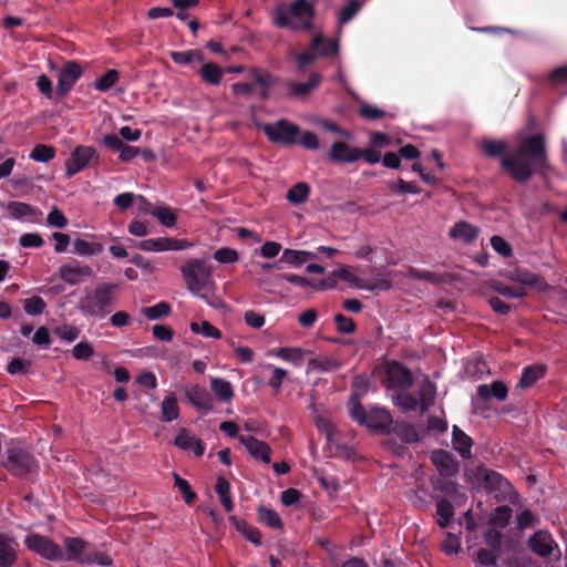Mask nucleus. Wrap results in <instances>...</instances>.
Masks as SVG:
<instances>
[{
	"mask_svg": "<svg viewBox=\"0 0 567 567\" xmlns=\"http://www.w3.org/2000/svg\"><path fill=\"white\" fill-rule=\"evenodd\" d=\"M481 150L487 157L502 156V168L517 183H526L535 174H545L550 168L545 136L540 133L523 138L511 156L504 155L507 143L503 140L485 138Z\"/></svg>",
	"mask_w": 567,
	"mask_h": 567,
	"instance_id": "obj_1",
	"label": "nucleus"
},
{
	"mask_svg": "<svg viewBox=\"0 0 567 567\" xmlns=\"http://www.w3.org/2000/svg\"><path fill=\"white\" fill-rule=\"evenodd\" d=\"M316 10L309 0H295L290 4L278 3L272 12V22L279 29L310 31Z\"/></svg>",
	"mask_w": 567,
	"mask_h": 567,
	"instance_id": "obj_2",
	"label": "nucleus"
},
{
	"mask_svg": "<svg viewBox=\"0 0 567 567\" xmlns=\"http://www.w3.org/2000/svg\"><path fill=\"white\" fill-rule=\"evenodd\" d=\"M116 289V284L102 282L96 285L80 299L79 310L87 317L105 318L112 311Z\"/></svg>",
	"mask_w": 567,
	"mask_h": 567,
	"instance_id": "obj_3",
	"label": "nucleus"
},
{
	"mask_svg": "<svg viewBox=\"0 0 567 567\" xmlns=\"http://www.w3.org/2000/svg\"><path fill=\"white\" fill-rule=\"evenodd\" d=\"M338 39H329L322 33L312 37L307 50L296 54L297 66L299 70L312 65L318 59H331L339 54Z\"/></svg>",
	"mask_w": 567,
	"mask_h": 567,
	"instance_id": "obj_4",
	"label": "nucleus"
},
{
	"mask_svg": "<svg viewBox=\"0 0 567 567\" xmlns=\"http://www.w3.org/2000/svg\"><path fill=\"white\" fill-rule=\"evenodd\" d=\"M181 270L189 291L200 298H206V291H209L215 285L210 267L203 260L195 259L182 267Z\"/></svg>",
	"mask_w": 567,
	"mask_h": 567,
	"instance_id": "obj_5",
	"label": "nucleus"
},
{
	"mask_svg": "<svg viewBox=\"0 0 567 567\" xmlns=\"http://www.w3.org/2000/svg\"><path fill=\"white\" fill-rule=\"evenodd\" d=\"M2 465L13 476L23 478L35 471L38 462L29 451L12 442L6 449Z\"/></svg>",
	"mask_w": 567,
	"mask_h": 567,
	"instance_id": "obj_6",
	"label": "nucleus"
},
{
	"mask_svg": "<svg viewBox=\"0 0 567 567\" xmlns=\"http://www.w3.org/2000/svg\"><path fill=\"white\" fill-rule=\"evenodd\" d=\"M472 484L483 488L486 493H499L506 495L512 489V484L498 472L481 464L472 472Z\"/></svg>",
	"mask_w": 567,
	"mask_h": 567,
	"instance_id": "obj_7",
	"label": "nucleus"
},
{
	"mask_svg": "<svg viewBox=\"0 0 567 567\" xmlns=\"http://www.w3.org/2000/svg\"><path fill=\"white\" fill-rule=\"evenodd\" d=\"M262 131L271 143L291 146L297 143L300 135V127L285 118L270 124H264Z\"/></svg>",
	"mask_w": 567,
	"mask_h": 567,
	"instance_id": "obj_8",
	"label": "nucleus"
},
{
	"mask_svg": "<svg viewBox=\"0 0 567 567\" xmlns=\"http://www.w3.org/2000/svg\"><path fill=\"white\" fill-rule=\"evenodd\" d=\"M528 549L542 558L560 559L561 551L553 535L545 529L536 530L527 540Z\"/></svg>",
	"mask_w": 567,
	"mask_h": 567,
	"instance_id": "obj_9",
	"label": "nucleus"
},
{
	"mask_svg": "<svg viewBox=\"0 0 567 567\" xmlns=\"http://www.w3.org/2000/svg\"><path fill=\"white\" fill-rule=\"evenodd\" d=\"M24 545L29 550L47 560L56 561L63 558L62 548L47 536L31 534L24 538Z\"/></svg>",
	"mask_w": 567,
	"mask_h": 567,
	"instance_id": "obj_10",
	"label": "nucleus"
},
{
	"mask_svg": "<svg viewBox=\"0 0 567 567\" xmlns=\"http://www.w3.org/2000/svg\"><path fill=\"white\" fill-rule=\"evenodd\" d=\"M93 158L99 159L93 146H76L65 162V176L70 178L83 171Z\"/></svg>",
	"mask_w": 567,
	"mask_h": 567,
	"instance_id": "obj_11",
	"label": "nucleus"
},
{
	"mask_svg": "<svg viewBox=\"0 0 567 567\" xmlns=\"http://www.w3.org/2000/svg\"><path fill=\"white\" fill-rule=\"evenodd\" d=\"M83 74V69L76 61H68L63 64L58 76L56 94L63 97L69 94Z\"/></svg>",
	"mask_w": 567,
	"mask_h": 567,
	"instance_id": "obj_12",
	"label": "nucleus"
},
{
	"mask_svg": "<svg viewBox=\"0 0 567 567\" xmlns=\"http://www.w3.org/2000/svg\"><path fill=\"white\" fill-rule=\"evenodd\" d=\"M385 381L391 388L406 390L413 385L414 378L410 369L399 361H391L385 369Z\"/></svg>",
	"mask_w": 567,
	"mask_h": 567,
	"instance_id": "obj_13",
	"label": "nucleus"
},
{
	"mask_svg": "<svg viewBox=\"0 0 567 567\" xmlns=\"http://www.w3.org/2000/svg\"><path fill=\"white\" fill-rule=\"evenodd\" d=\"M92 275L93 269L89 265H82L76 259H72L59 268L60 279L72 286L81 284Z\"/></svg>",
	"mask_w": 567,
	"mask_h": 567,
	"instance_id": "obj_14",
	"label": "nucleus"
},
{
	"mask_svg": "<svg viewBox=\"0 0 567 567\" xmlns=\"http://www.w3.org/2000/svg\"><path fill=\"white\" fill-rule=\"evenodd\" d=\"M19 558V543L7 533L0 532V567H13Z\"/></svg>",
	"mask_w": 567,
	"mask_h": 567,
	"instance_id": "obj_15",
	"label": "nucleus"
},
{
	"mask_svg": "<svg viewBox=\"0 0 567 567\" xmlns=\"http://www.w3.org/2000/svg\"><path fill=\"white\" fill-rule=\"evenodd\" d=\"M393 424V419L391 413L383 409V408H372L368 412L367 422L364 423V426L368 429L382 433L388 434L391 425Z\"/></svg>",
	"mask_w": 567,
	"mask_h": 567,
	"instance_id": "obj_16",
	"label": "nucleus"
},
{
	"mask_svg": "<svg viewBox=\"0 0 567 567\" xmlns=\"http://www.w3.org/2000/svg\"><path fill=\"white\" fill-rule=\"evenodd\" d=\"M332 163L350 164L359 159V147L349 145L343 141L333 142L329 151Z\"/></svg>",
	"mask_w": 567,
	"mask_h": 567,
	"instance_id": "obj_17",
	"label": "nucleus"
},
{
	"mask_svg": "<svg viewBox=\"0 0 567 567\" xmlns=\"http://www.w3.org/2000/svg\"><path fill=\"white\" fill-rule=\"evenodd\" d=\"M275 278L286 280V281H288L295 286H298L300 288L311 287L316 290H327V289H331L336 286L334 279H320L317 281H312L307 277H302V276L295 275V274L276 275Z\"/></svg>",
	"mask_w": 567,
	"mask_h": 567,
	"instance_id": "obj_18",
	"label": "nucleus"
},
{
	"mask_svg": "<svg viewBox=\"0 0 567 567\" xmlns=\"http://www.w3.org/2000/svg\"><path fill=\"white\" fill-rule=\"evenodd\" d=\"M480 233L481 230L478 227L472 225L468 221L461 220L455 223L454 226L450 229L449 236L455 241L471 245L477 239Z\"/></svg>",
	"mask_w": 567,
	"mask_h": 567,
	"instance_id": "obj_19",
	"label": "nucleus"
},
{
	"mask_svg": "<svg viewBox=\"0 0 567 567\" xmlns=\"http://www.w3.org/2000/svg\"><path fill=\"white\" fill-rule=\"evenodd\" d=\"M103 143L109 148L120 153L118 158L122 162H130L135 158L141 150L136 146L125 144L122 138L115 134H107L103 138Z\"/></svg>",
	"mask_w": 567,
	"mask_h": 567,
	"instance_id": "obj_20",
	"label": "nucleus"
},
{
	"mask_svg": "<svg viewBox=\"0 0 567 567\" xmlns=\"http://www.w3.org/2000/svg\"><path fill=\"white\" fill-rule=\"evenodd\" d=\"M239 442L247 449L249 454L264 463L270 462L271 449L269 445L252 435H240Z\"/></svg>",
	"mask_w": 567,
	"mask_h": 567,
	"instance_id": "obj_21",
	"label": "nucleus"
},
{
	"mask_svg": "<svg viewBox=\"0 0 567 567\" xmlns=\"http://www.w3.org/2000/svg\"><path fill=\"white\" fill-rule=\"evenodd\" d=\"M432 462L443 476H452L458 472V463L449 451H434L432 454Z\"/></svg>",
	"mask_w": 567,
	"mask_h": 567,
	"instance_id": "obj_22",
	"label": "nucleus"
},
{
	"mask_svg": "<svg viewBox=\"0 0 567 567\" xmlns=\"http://www.w3.org/2000/svg\"><path fill=\"white\" fill-rule=\"evenodd\" d=\"M477 396L484 401L492 398L497 401H505L508 395V388L503 381H493L491 384H480L476 389Z\"/></svg>",
	"mask_w": 567,
	"mask_h": 567,
	"instance_id": "obj_23",
	"label": "nucleus"
},
{
	"mask_svg": "<svg viewBox=\"0 0 567 567\" xmlns=\"http://www.w3.org/2000/svg\"><path fill=\"white\" fill-rule=\"evenodd\" d=\"M452 444L462 458L468 460L472 457L474 441L457 425H453L452 427Z\"/></svg>",
	"mask_w": 567,
	"mask_h": 567,
	"instance_id": "obj_24",
	"label": "nucleus"
},
{
	"mask_svg": "<svg viewBox=\"0 0 567 567\" xmlns=\"http://www.w3.org/2000/svg\"><path fill=\"white\" fill-rule=\"evenodd\" d=\"M388 434H394L405 444L416 443L421 440V436L414 425L406 421L393 422Z\"/></svg>",
	"mask_w": 567,
	"mask_h": 567,
	"instance_id": "obj_25",
	"label": "nucleus"
},
{
	"mask_svg": "<svg viewBox=\"0 0 567 567\" xmlns=\"http://www.w3.org/2000/svg\"><path fill=\"white\" fill-rule=\"evenodd\" d=\"M7 210L14 219L29 218L30 220H37L42 215L40 209L23 202H9Z\"/></svg>",
	"mask_w": 567,
	"mask_h": 567,
	"instance_id": "obj_26",
	"label": "nucleus"
},
{
	"mask_svg": "<svg viewBox=\"0 0 567 567\" xmlns=\"http://www.w3.org/2000/svg\"><path fill=\"white\" fill-rule=\"evenodd\" d=\"M135 247L144 251L177 250V240L158 237L135 243Z\"/></svg>",
	"mask_w": 567,
	"mask_h": 567,
	"instance_id": "obj_27",
	"label": "nucleus"
},
{
	"mask_svg": "<svg viewBox=\"0 0 567 567\" xmlns=\"http://www.w3.org/2000/svg\"><path fill=\"white\" fill-rule=\"evenodd\" d=\"M87 542L80 537H66L64 539V546L66 549V559L71 561H76L80 564H84L83 559L85 558L84 551L87 548Z\"/></svg>",
	"mask_w": 567,
	"mask_h": 567,
	"instance_id": "obj_28",
	"label": "nucleus"
},
{
	"mask_svg": "<svg viewBox=\"0 0 567 567\" xmlns=\"http://www.w3.org/2000/svg\"><path fill=\"white\" fill-rule=\"evenodd\" d=\"M512 279L522 285L535 287L538 291H547L550 288L543 277L528 270H516Z\"/></svg>",
	"mask_w": 567,
	"mask_h": 567,
	"instance_id": "obj_29",
	"label": "nucleus"
},
{
	"mask_svg": "<svg viewBox=\"0 0 567 567\" xmlns=\"http://www.w3.org/2000/svg\"><path fill=\"white\" fill-rule=\"evenodd\" d=\"M546 373V368L543 364H532L523 369L520 379L516 388L527 389L533 386Z\"/></svg>",
	"mask_w": 567,
	"mask_h": 567,
	"instance_id": "obj_30",
	"label": "nucleus"
},
{
	"mask_svg": "<svg viewBox=\"0 0 567 567\" xmlns=\"http://www.w3.org/2000/svg\"><path fill=\"white\" fill-rule=\"evenodd\" d=\"M179 450L192 452L199 457L205 452V444L200 439L189 435L185 429H179Z\"/></svg>",
	"mask_w": 567,
	"mask_h": 567,
	"instance_id": "obj_31",
	"label": "nucleus"
},
{
	"mask_svg": "<svg viewBox=\"0 0 567 567\" xmlns=\"http://www.w3.org/2000/svg\"><path fill=\"white\" fill-rule=\"evenodd\" d=\"M229 520L231 525L241 533L245 538L256 546L261 544V534L259 529L252 525H249L246 520L239 519L236 516H230Z\"/></svg>",
	"mask_w": 567,
	"mask_h": 567,
	"instance_id": "obj_32",
	"label": "nucleus"
},
{
	"mask_svg": "<svg viewBox=\"0 0 567 567\" xmlns=\"http://www.w3.org/2000/svg\"><path fill=\"white\" fill-rule=\"evenodd\" d=\"M321 83V75L318 73H311L307 82L297 83L291 82L289 84V94L291 96H306L317 89Z\"/></svg>",
	"mask_w": 567,
	"mask_h": 567,
	"instance_id": "obj_33",
	"label": "nucleus"
},
{
	"mask_svg": "<svg viewBox=\"0 0 567 567\" xmlns=\"http://www.w3.org/2000/svg\"><path fill=\"white\" fill-rule=\"evenodd\" d=\"M342 363L333 357H316L308 360V369L317 372H331L341 368Z\"/></svg>",
	"mask_w": 567,
	"mask_h": 567,
	"instance_id": "obj_34",
	"label": "nucleus"
},
{
	"mask_svg": "<svg viewBox=\"0 0 567 567\" xmlns=\"http://www.w3.org/2000/svg\"><path fill=\"white\" fill-rule=\"evenodd\" d=\"M250 78L252 79L255 84L261 86V90L259 91V97L262 101L267 100L269 97L268 87L275 84V78L270 73L262 72L257 68L251 69Z\"/></svg>",
	"mask_w": 567,
	"mask_h": 567,
	"instance_id": "obj_35",
	"label": "nucleus"
},
{
	"mask_svg": "<svg viewBox=\"0 0 567 567\" xmlns=\"http://www.w3.org/2000/svg\"><path fill=\"white\" fill-rule=\"evenodd\" d=\"M198 73L203 81L210 85H219L224 75L223 69L214 62L203 64Z\"/></svg>",
	"mask_w": 567,
	"mask_h": 567,
	"instance_id": "obj_36",
	"label": "nucleus"
},
{
	"mask_svg": "<svg viewBox=\"0 0 567 567\" xmlns=\"http://www.w3.org/2000/svg\"><path fill=\"white\" fill-rule=\"evenodd\" d=\"M436 395V386L429 379H425L420 386L419 392V403L420 411L424 413L429 410V408L433 404Z\"/></svg>",
	"mask_w": 567,
	"mask_h": 567,
	"instance_id": "obj_37",
	"label": "nucleus"
},
{
	"mask_svg": "<svg viewBox=\"0 0 567 567\" xmlns=\"http://www.w3.org/2000/svg\"><path fill=\"white\" fill-rule=\"evenodd\" d=\"M257 518L259 523L268 526L269 528L282 529L284 527L281 517L275 509L270 507L260 506L257 509Z\"/></svg>",
	"mask_w": 567,
	"mask_h": 567,
	"instance_id": "obj_38",
	"label": "nucleus"
},
{
	"mask_svg": "<svg viewBox=\"0 0 567 567\" xmlns=\"http://www.w3.org/2000/svg\"><path fill=\"white\" fill-rule=\"evenodd\" d=\"M317 256L311 251L285 249L280 257V261L299 267L310 259H315Z\"/></svg>",
	"mask_w": 567,
	"mask_h": 567,
	"instance_id": "obj_39",
	"label": "nucleus"
},
{
	"mask_svg": "<svg viewBox=\"0 0 567 567\" xmlns=\"http://www.w3.org/2000/svg\"><path fill=\"white\" fill-rule=\"evenodd\" d=\"M513 511L507 505H502L496 507L488 519V523L492 527H495L497 529H504L509 524V520L512 518Z\"/></svg>",
	"mask_w": 567,
	"mask_h": 567,
	"instance_id": "obj_40",
	"label": "nucleus"
},
{
	"mask_svg": "<svg viewBox=\"0 0 567 567\" xmlns=\"http://www.w3.org/2000/svg\"><path fill=\"white\" fill-rule=\"evenodd\" d=\"M186 396L193 405L200 410H209L212 408V399L209 393L199 386H194L186 392Z\"/></svg>",
	"mask_w": 567,
	"mask_h": 567,
	"instance_id": "obj_41",
	"label": "nucleus"
},
{
	"mask_svg": "<svg viewBox=\"0 0 567 567\" xmlns=\"http://www.w3.org/2000/svg\"><path fill=\"white\" fill-rule=\"evenodd\" d=\"M210 388L218 400L229 402L234 396L233 385L229 381L221 378H213Z\"/></svg>",
	"mask_w": 567,
	"mask_h": 567,
	"instance_id": "obj_42",
	"label": "nucleus"
},
{
	"mask_svg": "<svg viewBox=\"0 0 567 567\" xmlns=\"http://www.w3.org/2000/svg\"><path fill=\"white\" fill-rule=\"evenodd\" d=\"M347 406L351 420L357 422L359 425H364L368 412L362 405L361 399L357 398V395H350Z\"/></svg>",
	"mask_w": 567,
	"mask_h": 567,
	"instance_id": "obj_43",
	"label": "nucleus"
},
{
	"mask_svg": "<svg viewBox=\"0 0 567 567\" xmlns=\"http://www.w3.org/2000/svg\"><path fill=\"white\" fill-rule=\"evenodd\" d=\"M215 491L224 508L227 512H231L234 509V503L230 498V484L224 476H218Z\"/></svg>",
	"mask_w": 567,
	"mask_h": 567,
	"instance_id": "obj_44",
	"label": "nucleus"
},
{
	"mask_svg": "<svg viewBox=\"0 0 567 567\" xmlns=\"http://www.w3.org/2000/svg\"><path fill=\"white\" fill-rule=\"evenodd\" d=\"M141 313L148 320H158L172 312V306L166 301H159L154 306L141 308Z\"/></svg>",
	"mask_w": 567,
	"mask_h": 567,
	"instance_id": "obj_45",
	"label": "nucleus"
},
{
	"mask_svg": "<svg viewBox=\"0 0 567 567\" xmlns=\"http://www.w3.org/2000/svg\"><path fill=\"white\" fill-rule=\"evenodd\" d=\"M74 252L80 256H95L100 255L104 247L102 244L96 241H87L78 238L73 241Z\"/></svg>",
	"mask_w": 567,
	"mask_h": 567,
	"instance_id": "obj_46",
	"label": "nucleus"
},
{
	"mask_svg": "<svg viewBox=\"0 0 567 567\" xmlns=\"http://www.w3.org/2000/svg\"><path fill=\"white\" fill-rule=\"evenodd\" d=\"M363 2L360 0H349L338 14V23L340 25L350 22L361 10Z\"/></svg>",
	"mask_w": 567,
	"mask_h": 567,
	"instance_id": "obj_47",
	"label": "nucleus"
},
{
	"mask_svg": "<svg viewBox=\"0 0 567 567\" xmlns=\"http://www.w3.org/2000/svg\"><path fill=\"white\" fill-rule=\"evenodd\" d=\"M388 188L393 194H420L422 192L420 185L416 182H405L399 178L396 182H389Z\"/></svg>",
	"mask_w": 567,
	"mask_h": 567,
	"instance_id": "obj_48",
	"label": "nucleus"
},
{
	"mask_svg": "<svg viewBox=\"0 0 567 567\" xmlns=\"http://www.w3.org/2000/svg\"><path fill=\"white\" fill-rule=\"evenodd\" d=\"M310 194V186L300 182L295 184L287 193V199L292 204H301L308 199Z\"/></svg>",
	"mask_w": 567,
	"mask_h": 567,
	"instance_id": "obj_49",
	"label": "nucleus"
},
{
	"mask_svg": "<svg viewBox=\"0 0 567 567\" xmlns=\"http://www.w3.org/2000/svg\"><path fill=\"white\" fill-rule=\"evenodd\" d=\"M54 156L55 148L47 144H37L30 153V158L40 163H48L53 159Z\"/></svg>",
	"mask_w": 567,
	"mask_h": 567,
	"instance_id": "obj_50",
	"label": "nucleus"
},
{
	"mask_svg": "<svg viewBox=\"0 0 567 567\" xmlns=\"http://www.w3.org/2000/svg\"><path fill=\"white\" fill-rule=\"evenodd\" d=\"M120 79V73L115 69L107 70L95 81V89L100 92H106L115 85Z\"/></svg>",
	"mask_w": 567,
	"mask_h": 567,
	"instance_id": "obj_51",
	"label": "nucleus"
},
{
	"mask_svg": "<svg viewBox=\"0 0 567 567\" xmlns=\"http://www.w3.org/2000/svg\"><path fill=\"white\" fill-rule=\"evenodd\" d=\"M393 402L405 412L415 411L420 406L419 399L409 392L398 393Z\"/></svg>",
	"mask_w": 567,
	"mask_h": 567,
	"instance_id": "obj_52",
	"label": "nucleus"
},
{
	"mask_svg": "<svg viewBox=\"0 0 567 567\" xmlns=\"http://www.w3.org/2000/svg\"><path fill=\"white\" fill-rule=\"evenodd\" d=\"M484 544L487 548L494 549L498 553L502 551L503 533L501 529L489 527L483 535Z\"/></svg>",
	"mask_w": 567,
	"mask_h": 567,
	"instance_id": "obj_53",
	"label": "nucleus"
},
{
	"mask_svg": "<svg viewBox=\"0 0 567 567\" xmlns=\"http://www.w3.org/2000/svg\"><path fill=\"white\" fill-rule=\"evenodd\" d=\"M501 556V553L491 549V548H480L476 551L475 560L485 567L496 566L498 558Z\"/></svg>",
	"mask_w": 567,
	"mask_h": 567,
	"instance_id": "obj_54",
	"label": "nucleus"
},
{
	"mask_svg": "<svg viewBox=\"0 0 567 567\" xmlns=\"http://www.w3.org/2000/svg\"><path fill=\"white\" fill-rule=\"evenodd\" d=\"M190 329L195 333H200L204 337L207 338H214V339H220L221 338V331L214 327L208 321H202V322H192Z\"/></svg>",
	"mask_w": 567,
	"mask_h": 567,
	"instance_id": "obj_55",
	"label": "nucleus"
},
{
	"mask_svg": "<svg viewBox=\"0 0 567 567\" xmlns=\"http://www.w3.org/2000/svg\"><path fill=\"white\" fill-rule=\"evenodd\" d=\"M24 311L29 316H39L42 315L47 308V303L43 298L39 296H33L24 300Z\"/></svg>",
	"mask_w": 567,
	"mask_h": 567,
	"instance_id": "obj_56",
	"label": "nucleus"
},
{
	"mask_svg": "<svg viewBox=\"0 0 567 567\" xmlns=\"http://www.w3.org/2000/svg\"><path fill=\"white\" fill-rule=\"evenodd\" d=\"M162 419L168 422L177 419V400L173 394L162 403Z\"/></svg>",
	"mask_w": 567,
	"mask_h": 567,
	"instance_id": "obj_57",
	"label": "nucleus"
},
{
	"mask_svg": "<svg viewBox=\"0 0 567 567\" xmlns=\"http://www.w3.org/2000/svg\"><path fill=\"white\" fill-rule=\"evenodd\" d=\"M493 288L496 292L507 298H522L526 296V290L523 287L507 286L499 281Z\"/></svg>",
	"mask_w": 567,
	"mask_h": 567,
	"instance_id": "obj_58",
	"label": "nucleus"
},
{
	"mask_svg": "<svg viewBox=\"0 0 567 567\" xmlns=\"http://www.w3.org/2000/svg\"><path fill=\"white\" fill-rule=\"evenodd\" d=\"M277 355L286 361H290L296 365L301 364L303 351L300 348H279Z\"/></svg>",
	"mask_w": 567,
	"mask_h": 567,
	"instance_id": "obj_59",
	"label": "nucleus"
},
{
	"mask_svg": "<svg viewBox=\"0 0 567 567\" xmlns=\"http://www.w3.org/2000/svg\"><path fill=\"white\" fill-rule=\"evenodd\" d=\"M159 223L166 227H173L176 223V215L166 206H157L153 213Z\"/></svg>",
	"mask_w": 567,
	"mask_h": 567,
	"instance_id": "obj_60",
	"label": "nucleus"
},
{
	"mask_svg": "<svg viewBox=\"0 0 567 567\" xmlns=\"http://www.w3.org/2000/svg\"><path fill=\"white\" fill-rule=\"evenodd\" d=\"M334 323L337 326V330L340 333L350 334L353 333L357 329L355 322L352 318L347 317L342 313H337L333 318Z\"/></svg>",
	"mask_w": 567,
	"mask_h": 567,
	"instance_id": "obj_61",
	"label": "nucleus"
},
{
	"mask_svg": "<svg viewBox=\"0 0 567 567\" xmlns=\"http://www.w3.org/2000/svg\"><path fill=\"white\" fill-rule=\"evenodd\" d=\"M214 259L220 264H234L238 261L239 255L233 248L221 247L214 252Z\"/></svg>",
	"mask_w": 567,
	"mask_h": 567,
	"instance_id": "obj_62",
	"label": "nucleus"
},
{
	"mask_svg": "<svg viewBox=\"0 0 567 567\" xmlns=\"http://www.w3.org/2000/svg\"><path fill=\"white\" fill-rule=\"evenodd\" d=\"M370 388V380L364 375H355L351 382V395L361 399Z\"/></svg>",
	"mask_w": 567,
	"mask_h": 567,
	"instance_id": "obj_63",
	"label": "nucleus"
},
{
	"mask_svg": "<svg viewBox=\"0 0 567 567\" xmlns=\"http://www.w3.org/2000/svg\"><path fill=\"white\" fill-rule=\"evenodd\" d=\"M47 223L51 227L62 229L68 226V218L56 206H54L48 214Z\"/></svg>",
	"mask_w": 567,
	"mask_h": 567,
	"instance_id": "obj_64",
	"label": "nucleus"
}]
</instances>
